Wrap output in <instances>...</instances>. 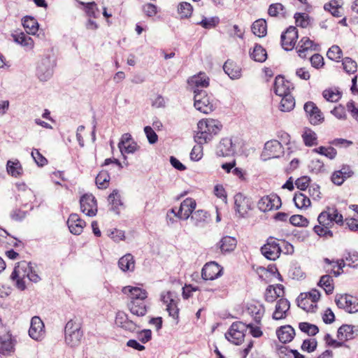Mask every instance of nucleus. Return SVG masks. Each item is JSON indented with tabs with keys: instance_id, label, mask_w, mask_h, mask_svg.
Listing matches in <instances>:
<instances>
[{
	"instance_id": "13d9d810",
	"label": "nucleus",
	"mask_w": 358,
	"mask_h": 358,
	"mask_svg": "<svg viewBox=\"0 0 358 358\" xmlns=\"http://www.w3.org/2000/svg\"><path fill=\"white\" fill-rule=\"evenodd\" d=\"M290 223L294 226L306 227L308 224V220L301 215H294L289 218Z\"/></svg>"
},
{
	"instance_id": "7ed1b4c3",
	"label": "nucleus",
	"mask_w": 358,
	"mask_h": 358,
	"mask_svg": "<svg viewBox=\"0 0 358 358\" xmlns=\"http://www.w3.org/2000/svg\"><path fill=\"white\" fill-rule=\"evenodd\" d=\"M195 108L204 114H208L215 108L213 99L205 90H194Z\"/></svg>"
},
{
	"instance_id": "ddd939ff",
	"label": "nucleus",
	"mask_w": 358,
	"mask_h": 358,
	"mask_svg": "<svg viewBox=\"0 0 358 358\" xmlns=\"http://www.w3.org/2000/svg\"><path fill=\"white\" fill-rule=\"evenodd\" d=\"M303 109L310 124L317 125L324 121L322 113L313 101L306 102L304 104Z\"/></svg>"
},
{
	"instance_id": "4c0bfd02",
	"label": "nucleus",
	"mask_w": 358,
	"mask_h": 358,
	"mask_svg": "<svg viewBox=\"0 0 358 358\" xmlns=\"http://www.w3.org/2000/svg\"><path fill=\"white\" fill-rule=\"evenodd\" d=\"M251 59L257 62H264L267 58L266 50L260 45L256 44L252 52H250Z\"/></svg>"
},
{
	"instance_id": "c9c22d12",
	"label": "nucleus",
	"mask_w": 358,
	"mask_h": 358,
	"mask_svg": "<svg viewBox=\"0 0 358 358\" xmlns=\"http://www.w3.org/2000/svg\"><path fill=\"white\" fill-rule=\"evenodd\" d=\"M129 308L133 315L137 316H143L147 313L146 306L143 301H131L128 304Z\"/></svg>"
},
{
	"instance_id": "ea45409f",
	"label": "nucleus",
	"mask_w": 358,
	"mask_h": 358,
	"mask_svg": "<svg viewBox=\"0 0 358 358\" xmlns=\"http://www.w3.org/2000/svg\"><path fill=\"white\" fill-rule=\"evenodd\" d=\"M282 98L280 104V109L284 112L292 110L295 106L294 98L289 94L282 96Z\"/></svg>"
},
{
	"instance_id": "6ab92c4d",
	"label": "nucleus",
	"mask_w": 358,
	"mask_h": 358,
	"mask_svg": "<svg viewBox=\"0 0 358 358\" xmlns=\"http://www.w3.org/2000/svg\"><path fill=\"white\" fill-rule=\"evenodd\" d=\"M235 152V146L229 138H222L217 146L216 153L219 157L233 155Z\"/></svg>"
},
{
	"instance_id": "4be33fe9",
	"label": "nucleus",
	"mask_w": 358,
	"mask_h": 358,
	"mask_svg": "<svg viewBox=\"0 0 358 358\" xmlns=\"http://www.w3.org/2000/svg\"><path fill=\"white\" fill-rule=\"evenodd\" d=\"M67 224L71 233L79 235L82 233L85 226V222L81 220L78 215L73 213L70 215L67 220Z\"/></svg>"
},
{
	"instance_id": "338daca9",
	"label": "nucleus",
	"mask_w": 358,
	"mask_h": 358,
	"mask_svg": "<svg viewBox=\"0 0 358 358\" xmlns=\"http://www.w3.org/2000/svg\"><path fill=\"white\" fill-rule=\"evenodd\" d=\"M349 266L356 268L358 266V252L356 251L349 252L345 257Z\"/></svg>"
},
{
	"instance_id": "8fccbe9b",
	"label": "nucleus",
	"mask_w": 358,
	"mask_h": 358,
	"mask_svg": "<svg viewBox=\"0 0 358 358\" xmlns=\"http://www.w3.org/2000/svg\"><path fill=\"white\" fill-rule=\"evenodd\" d=\"M192 6L187 2H182L178 6V11L182 18H187L192 13Z\"/></svg>"
},
{
	"instance_id": "603ef678",
	"label": "nucleus",
	"mask_w": 358,
	"mask_h": 358,
	"mask_svg": "<svg viewBox=\"0 0 358 358\" xmlns=\"http://www.w3.org/2000/svg\"><path fill=\"white\" fill-rule=\"evenodd\" d=\"M220 22V19L218 17H212L210 18H207L203 17V18L199 22H197V24L201 25L202 27L205 29H212L215 27Z\"/></svg>"
},
{
	"instance_id": "72a5a7b5",
	"label": "nucleus",
	"mask_w": 358,
	"mask_h": 358,
	"mask_svg": "<svg viewBox=\"0 0 358 358\" xmlns=\"http://www.w3.org/2000/svg\"><path fill=\"white\" fill-rule=\"evenodd\" d=\"M22 25L28 34L34 35L38 30V22L31 16H25L23 18Z\"/></svg>"
},
{
	"instance_id": "f3484780",
	"label": "nucleus",
	"mask_w": 358,
	"mask_h": 358,
	"mask_svg": "<svg viewBox=\"0 0 358 358\" xmlns=\"http://www.w3.org/2000/svg\"><path fill=\"white\" fill-rule=\"evenodd\" d=\"M234 205L236 212L242 217H245L251 209L250 199L241 193H238L234 196Z\"/></svg>"
},
{
	"instance_id": "6e6552de",
	"label": "nucleus",
	"mask_w": 358,
	"mask_h": 358,
	"mask_svg": "<svg viewBox=\"0 0 358 358\" xmlns=\"http://www.w3.org/2000/svg\"><path fill=\"white\" fill-rule=\"evenodd\" d=\"M335 302L339 308L344 309L349 313L358 312V298L347 294H336Z\"/></svg>"
},
{
	"instance_id": "c85d7f7f",
	"label": "nucleus",
	"mask_w": 358,
	"mask_h": 358,
	"mask_svg": "<svg viewBox=\"0 0 358 358\" xmlns=\"http://www.w3.org/2000/svg\"><path fill=\"white\" fill-rule=\"evenodd\" d=\"M276 334L281 343H287L292 341L295 335V331L291 326L286 325L278 329Z\"/></svg>"
},
{
	"instance_id": "bb28decb",
	"label": "nucleus",
	"mask_w": 358,
	"mask_h": 358,
	"mask_svg": "<svg viewBox=\"0 0 358 358\" xmlns=\"http://www.w3.org/2000/svg\"><path fill=\"white\" fill-rule=\"evenodd\" d=\"M274 92L276 95L282 96L289 94V83L282 76H278L274 81Z\"/></svg>"
},
{
	"instance_id": "dca6fc26",
	"label": "nucleus",
	"mask_w": 358,
	"mask_h": 358,
	"mask_svg": "<svg viewBox=\"0 0 358 358\" xmlns=\"http://www.w3.org/2000/svg\"><path fill=\"white\" fill-rule=\"evenodd\" d=\"M44 327V324L39 317H33L29 329V336L36 341L41 340L45 335Z\"/></svg>"
},
{
	"instance_id": "f8f14e48",
	"label": "nucleus",
	"mask_w": 358,
	"mask_h": 358,
	"mask_svg": "<svg viewBox=\"0 0 358 358\" xmlns=\"http://www.w3.org/2000/svg\"><path fill=\"white\" fill-rule=\"evenodd\" d=\"M118 148L126 159L125 154H134L136 151L138 150L140 147L137 143L132 138L131 135L129 133H125L122 135L120 141L118 143Z\"/></svg>"
},
{
	"instance_id": "58836bf2",
	"label": "nucleus",
	"mask_w": 358,
	"mask_h": 358,
	"mask_svg": "<svg viewBox=\"0 0 358 358\" xmlns=\"http://www.w3.org/2000/svg\"><path fill=\"white\" fill-rule=\"evenodd\" d=\"M108 201L111 204V210L115 213L119 214V207L122 206L120 194L117 189H114L108 196Z\"/></svg>"
},
{
	"instance_id": "5fc2aeb1",
	"label": "nucleus",
	"mask_w": 358,
	"mask_h": 358,
	"mask_svg": "<svg viewBox=\"0 0 358 358\" xmlns=\"http://www.w3.org/2000/svg\"><path fill=\"white\" fill-rule=\"evenodd\" d=\"M343 55L341 49L338 45H332L327 51V57L334 61H338Z\"/></svg>"
},
{
	"instance_id": "49530a36",
	"label": "nucleus",
	"mask_w": 358,
	"mask_h": 358,
	"mask_svg": "<svg viewBox=\"0 0 358 358\" xmlns=\"http://www.w3.org/2000/svg\"><path fill=\"white\" fill-rule=\"evenodd\" d=\"M296 301L298 306L307 312L313 311V308L316 307V305L313 304L308 297H306L303 293L298 296Z\"/></svg>"
},
{
	"instance_id": "c756f323",
	"label": "nucleus",
	"mask_w": 358,
	"mask_h": 358,
	"mask_svg": "<svg viewBox=\"0 0 358 358\" xmlns=\"http://www.w3.org/2000/svg\"><path fill=\"white\" fill-rule=\"evenodd\" d=\"M119 268L124 272H132L135 268V260L134 256L127 253L122 257L118 261Z\"/></svg>"
},
{
	"instance_id": "f704fd0d",
	"label": "nucleus",
	"mask_w": 358,
	"mask_h": 358,
	"mask_svg": "<svg viewBox=\"0 0 358 358\" xmlns=\"http://www.w3.org/2000/svg\"><path fill=\"white\" fill-rule=\"evenodd\" d=\"M252 33L258 37H264L267 33L266 22L264 19H259L255 21L252 25Z\"/></svg>"
},
{
	"instance_id": "69168bd1",
	"label": "nucleus",
	"mask_w": 358,
	"mask_h": 358,
	"mask_svg": "<svg viewBox=\"0 0 358 358\" xmlns=\"http://www.w3.org/2000/svg\"><path fill=\"white\" fill-rule=\"evenodd\" d=\"M144 132L146 135V137L148 138L149 143L155 144L157 142L158 136L157 135V134L155 133V131L151 127H150V126L145 127Z\"/></svg>"
},
{
	"instance_id": "a18cd8bd",
	"label": "nucleus",
	"mask_w": 358,
	"mask_h": 358,
	"mask_svg": "<svg viewBox=\"0 0 358 358\" xmlns=\"http://www.w3.org/2000/svg\"><path fill=\"white\" fill-rule=\"evenodd\" d=\"M15 42L26 47H32L34 42L31 37L27 36L23 32L13 34Z\"/></svg>"
},
{
	"instance_id": "0e129e2a",
	"label": "nucleus",
	"mask_w": 358,
	"mask_h": 358,
	"mask_svg": "<svg viewBox=\"0 0 358 358\" xmlns=\"http://www.w3.org/2000/svg\"><path fill=\"white\" fill-rule=\"evenodd\" d=\"M285 10V7L280 3H272L268 9V14L271 17H276L280 12Z\"/></svg>"
},
{
	"instance_id": "f257e3e1",
	"label": "nucleus",
	"mask_w": 358,
	"mask_h": 358,
	"mask_svg": "<svg viewBox=\"0 0 358 358\" xmlns=\"http://www.w3.org/2000/svg\"><path fill=\"white\" fill-rule=\"evenodd\" d=\"M319 225L314 227V231L320 236L324 238L333 237L331 229L334 223L343 225L344 223L343 215L338 213L334 206H327L317 217Z\"/></svg>"
},
{
	"instance_id": "a19ab883",
	"label": "nucleus",
	"mask_w": 358,
	"mask_h": 358,
	"mask_svg": "<svg viewBox=\"0 0 358 358\" xmlns=\"http://www.w3.org/2000/svg\"><path fill=\"white\" fill-rule=\"evenodd\" d=\"M318 285L324 289L327 294H332L334 289L333 278L329 275H322L320 278Z\"/></svg>"
},
{
	"instance_id": "a878e982",
	"label": "nucleus",
	"mask_w": 358,
	"mask_h": 358,
	"mask_svg": "<svg viewBox=\"0 0 358 358\" xmlns=\"http://www.w3.org/2000/svg\"><path fill=\"white\" fill-rule=\"evenodd\" d=\"M188 83L194 90H199V88L207 87L209 85V78L205 73L200 72L189 78Z\"/></svg>"
},
{
	"instance_id": "a211bd4d",
	"label": "nucleus",
	"mask_w": 358,
	"mask_h": 358,
	"mask_svg": "<svg viewBox=\"0 0 358 358\" xmlns=\"http://www.w3.org/2000/svg\"><path fill=\"white\" fill-rule=\"evenodd\" d=\"M196 206L194 199L192 198L185 199L181 203L177 211V217L180 219L187 220L194 212Z\"/></svg>"
},
{
	"instance_id": "20e7f679",
	"label": "nucleus",
	"mask_w": 358,
	"mask_h": 358,
	"mask_svg": "<svg viewBox=\"0 0 358 358\" xmlns=\"http://www.w3.org/2000/svg\"><path fill=\"white\" fill-rule=\"evenodd\" d=\"M55 60L53 57L46 55L37 64L36 75L41 82H45L53 75Z\"/></svg>"
},
{
	"instance_id": "4d7b16f0",
	"label": "nucleus",
	"mask_w": 358,
	"mask_h": 358,
	"mask_svg": "<svg viewBox=\"0 0 358 358\" xmlns=\"http://www.w3.org/2000/svg\"><path fill=\"white\" fill-rule=\"evenodd\" d=\"M87 15L90 17L96 18L99 16V10L94 1L85 3Z\"/></svg>"
},
{
	"instance_id": "864d4df0",
	"label": "nucleus",
	"mask_w": 358,
	"mask_h": 358,
	"mask_svg": "<svg viewBox=\"0 0 358 358\" xmlns=\"http://www.w3.org/2000/svg\"><path fill=\"white\" fill-rule=\"evenodd\" d=\"M343 69L348 73H353L357 70V62L350 57H345L343 59Z\"/></svg>"
},
{
	"instance_id": "0eeeda50",
	"label": "nucleus",
	"mask_w": 358,
	"mask_h": 358,
	"mask_svg": "<svg viewBox=\"0 0 358 358\" xmlns=\"http://www.w3.org/2000/svg\"><path fill=\"white\" fill-rule=\"evenodd\" d=\"M248 326L246 323L235 322L232 323L229 331L225 334V337L229 341L235 345H240L243 341Z\"/></svg>"
},
{
	"instance_id": "052dcab7",
	"label": "nucleus",
	"mask_w": 358,
	"mask_h": 358,
	"mask_svg": "<svg viewBox=\"0 0 358 358\" xmlns=\"http://www.w3.org/2000/svg\"><path fill=\"white\" fill-rule=\"evenodd\" d=\"M294 19L296 24L303 28L306 27L309 24L308 20V15L306 13H296L294 15Z\"/></svg>"
},
{
	"instance_id": "09e8293b",
	"label": "nucleus",
	"mask_w": 358,
	"mask_h": 358,
	"mask_svg": "<svg viewBox=\"0 0 358 358\" xmlns=\"http://www.w3.org/2000/svg\"><path fill=\"white\" fill-rule=\"evenodd\" d=\"M313 151L322 155H324L330 159H334L337 155L336 150L333 147L320 146L319 148H315Z\"/></svg>"
},
{
	"instance_id": "6e6d98bb",
	"label": "nucleus",
	"mask_w": 358,
	"mask_h": 358,
	"mask_svg": "<svg viewBox=\"0 0 358 358\" xmlns=\"http://www.w3.org/2000/svg\"><path fill=\"white\" fill-rule=\"evenodd\" d=\"M177 303L178 299L166 306V310L169 313V316L176 320H178L179 316V308Z\"/></svg>"
},
{
	"instance_id": "393cba45",
	"label": "nucleus",
	"mask_w": 358,
	"mask_h": 358,
	"mask_svg": "<svg viewBox=\"0 0 358 358\" xmlns=\"http://www.w3.org/2000/svg\"><path fill=\"white\" fill-rule=\"evenodd\" d=\"M237 241L234 237L225 236L221 238L217 244L222 254H226L234 251L236 247Z\"/></svg>"
},
{
	"instance_id": "412c9836",
	"label": "nucleus",
	"mask_w": 358,
	"mask_h": 358,
	"mask_svg": "<svg viewBox=\"0 0 358 358\" xmlns=\"http://www.w3.org/2000/svg\"><path fill=\"white\" fill-rule=\"evenodd\" d=\"M264 152L268 158H277L282 153V146L278 141L271 140L265 143Z\"/></svg>"
},
{
	"instance_id": "9b49d317",
	"label": "nucleus",
	"mask_w": 358,
	"mask_h": 358,
	"mask_svg": "<svg viewBox=\"0 0 358 358\" xmlns=\"http://www.w3.org/2000/svg\"><path fill=\"white\" fill-rule=\"evenodd\" d=\"M81 211L89 217H94L97 213V203L92 194H85L80 199Z\"/></svg>"
},
{
	"instance_id": "cd10ccee",
	"label": "nucleus",
	"mask_w": 358,
	"mask_h": 358,
	"mask_svg": "<svg viewBox=\"0 0 358 358\" xmlns=\"http://www.w3.org/2000/svg\"><path fill=\"white\" fill-rule=\"evenodd\" d=\"M14 352V343L10 334L0 336V354L9 355Z\"/></svg>"
},
{
	"instance_id": "9d476101",
	"label": "nucleus",
	"mask_w": 358,
	"mask_h": 358,
	"mask_svg": "<svg viewBox=\"0 0 358 358\" xmlns=\"http://www.w3.org/2000/svg\"><path fill=\"white\" fill-rule=\"evenodd\" d=\"M281 205V199L275 194L264 196L257 202V207L262 212L278 210L280 208Z\"/></svg>"
},
{
	"instance_id": "37998d69",
	"label": "nucleus",
	"mask_w": 358,
	"mask_h": 358,
	"mask_svg": "<svg viewBox=\"0 0 358 358\" xmlns=\"http://www.w3.org/2000/svg\"><path fill=\"white\" fill-rule=\"evenodd\" d=\"M6 169L8 173L13 177H18L22 173V168L18 160L15 162L8 160L6 164Z\"/></svg>"
},
{
	"instance_id": "774afa93",
	"label": "nucleus",
	"mask_w": 358,
	"mask_h": 358,
	"mask_svg": "<svg viewBox=\"0 0 358 358\" xmlns=\"http://www.w3.org/2000/svg\"><path fill=\"white\" fill-rule=\"evenodd\" d=\"M31 157L38 166H43L48 163L46 158L43 157L36 149H34L31 152Z\"/></svg>"
},
{
	"instance_id": "f03ea898",
	"label": "nucleus",
	"mask_w": 358,
	"mask_h": 358,
	"mask_svg": "<svg viewBox=\"0 0 358 358\" xmlns=\"http://www.w3.org/2000/svg\"><path fill=\"white\" fill-rule=\"evenodd\" d=\"M222 127V124L217 120H201L197 124L194 141L198 144L208 143L220 131Z\"/></svg>"
},
{
	"instance_id": "423d86ee",
	"label": "nucleus",
	"mask_w": 358,
	"mask_h": 358,
	"mask_svg": "<svg viewBox=\"0 0 358 358\" xmlns=\"http://www.w3.org/2000/svg\"><path fill=\"white\" fill-rule=\"evenodd\" d=\"M20 274H22V277H27L30 281L35 283L41 280L40 276L33 269L31 262L26 261L18 262L10 275V278L15 280L17 277H19Z\"/></svg>"
},
{
	"instance_id": "b1692460",
	"label": "nucleus",
	"mask_w": 358,
	"mask_h": 358,
	"mask_svg": "<svg viewBox=\"0 0 358 358\" xmlns=\"http://www.w3.org/2000/svg\"><path fill=\"white\" fill-rule=\"evenodd\" d=\"M122 292L124 294H129L131 301H144L148 296V293L145 289L137 287H124Z\"/></svg>"
},
{
	"instance_id": "39448f33",
	"label": "nucleus",
	"mask_w": 358,
	"mask_h": 358,
	"mask_svg": "<svg viewBox=\"0 0 358 358\" xmlns=\"http://www.w3.org/2000/svg\"><path fill=\"white\" fill-rule=\"evenodd\" d=\"M80 324L73 320L69 321L65 326V341L71 347L80 344L83 334L80 329Z\"/></svg>"
},
{
	"instance_id": "e433bc0d",
	"label": "nucleus",
	"mask_w": 358,
	"mask_h": 358,
	"mask_svg": "<svg viewBox=\"0 0 358 358\" xmlns=\"http://www.w3.org/2000/svg\"><path fill=\"white\" fill-rule=\"evenodd\" d=\"M314 43L308 37L302 38L299 43L298 54L299 56L305 58L306 57V52L308 50H315L313 48Z\"/></svg>"
},
{
	"instance_id": "79ce46f5",
	"label": "nucleus",
	"mask_w": 358,
	"mask_h": 358,
	"mask_svg": "<svg viewBox=\"0 0 358 358\" xmlns=\"http://www.w3.org/2000/svg\"><path fill=\"white\" fill-rule=\"evenodd\" d=\"M110 177L106 171H101L95 179V182L99 189H106L109 185Z\"/></svg>"
},
{
	"instance_id": "680f3d73",
	"label": "nucleus",
	"mask_w": 358,
	"mask_h": 358,
	"mask_svg": "<svg viewBox=\"0 0 358 358\" xmlns=\"http://www.w3.org/2000/svg\"><path fill=\"white\" fill-rule=\"evenodd\" d=\"M203 144L196 143L190 152V159L193 161H199L203 157Z\"/></svg>"
},
{
	"instance_id": "1a4fd4ad",
	"label": "nucleus",
	"mask_w": 358,
	"mask_h": 358,
	"mask_svg": "<svg viewBox=\"0 0 358 358\" xmlns=\"http://www.w3.org/2000/svg\"><path fill=\"white\" fill-rule=\"evenodd\" d=\"M278 241V240L270 237L268 238L266 243L262 247L261 252L266 259L274 261L280 257L282 249Z\"/></svg>"
},
{
	"instance_id": "bf43d9fd",
	"label": "nucleus",
	"mask_w": 358,
	"mask_h": 358,
	"mask_svg": "<svg viewBox=\"0 0 358 358\" xmlns=\"http://www.w3.org/2000/svg\"><path fill=\"white\" fill-rule=\"evenodd\" d=\"M323 97L328 101L336 102L341 98V94L338 92H334L332 90H325L322 92Z\"/></svg>"
},
{
	"instance_id": "e2e57ef3",
	"label": "nucleus",
	"mask_w": 358,
	"mask_h": 358,
	"mask_svg": "<svg viewBox=\"0 0 358 358\" xmlns=\"http://www.w3.org/2000/svg\"><path fill=\"white\" fill-rule=\"evenodd\" d=\"M303 141L306 145L313 146L316 144V134L312 131L305 132L303 135Z\"/></svg>"
},
{
	"instance_id": "473e14b6",
	"label": "nucleus",
	"mask_w": 358,
	"mask_h": 358,
	"mask_svg": "<svg viewBox=\"0 0 358 358\" xmlns=\"http://www.w3.org/2000/svg\"><path fill=\"white\" fill-rule=\"evenodd\" d=\"M116 324L122 328L134 331L136 329V324L131 320H128L127 315L124 313H118L115 318Z\"/></svg>"
},
{
	"instance_id": "c03bdc74",
	"label": "nucleus",
	"mask_w": 358,
	"mask_h": 358,
	"mask_svg": "<svg viewBox=\"0 0 358 358\" xmlns=\"http://www.w3.org/2000/svg\"><path fill=\"white\" fill-rule=\"evenodd\" d=\"M293 201L298 208H307L311 204L310 199L303 193H296Z\"/></svg>"
},
{
	"instance_id": "de8ad7c7",
	"label": "nucleus",
	"mask_w": 358,
	"mask_h": 358,
	"mask_svg": "<svg viewBox=\"0 0 358 358\" xmlns=\"http://www.w3.org/2000/svg\"><path fill=\"white\" fill-rule=\"evenodd\" d=\"M207 218V212L203 210H198L191 215V220L194 222V224L196 227L202 226L206 222Z\"/></svg>"
},
{
	"instance_id": "aec40b11",
	"label": "nucleus",
	"mask_w": 358,
	"mask_h": 358,
	"mask_svg": "<svg viewBox=\"0 0 358 358\" xmlns=\"http://www.w3.org/2000/svg\"><path fill=\"white\" fill-rule=\"evenodd\" d=\"M289 308L290 303L287 299L283 298L279 299L272 315L273 319L275 320L285 319Z\"/></svg>"
},
{
	"instance_id": "7c9ffc66",
	"label": "nucleus",
	"mask_w": 358,
	"mask_h": 358,
	"mask_svg": "<svg viewBox=\"0 0 358 358\" xmlns=\"http://www.w3.org/2000/svg\"><path fill=\"white\" fill-rule=\"evenodd\" d=\"M223 70L231 79H238L241 76V69L232 61L227 60L223 66Z\"/></svg>"
},
{
	"instance_id": "4468645a",
	"label": "nucleus",
	"mask_w": 358,
	"mask_h": 358,
	"mask_svg": "<svg viewBox=\"0 0 358 358\" xmlns=\"http://www.w3.org/2000/svg\"><path fill=\"white\" fill-rule=\"evenodd\" d=\"M298 38V31L295 27L290 26L281 35V45L284 50H292Z\"/></svg>"
},
{
	"instance_id": "2eb2a0df",
	"label": "nucleus",
	"mask_w": 358,
	"mask_h": 358,
	"mask_svg": "<svg viewBox=\"0 0 358 358\" xmlns=\"http://www.w3.org/2000/svg\"><path fill=\"white\" fill-rule=\"evenodd\" d=\"M222 267L215 262L206 263L202 268L201 277L205 280H213L222 275Z\"/></svg>"
},
{
	"instance_id": "5701e85b",
	"label": "nucleus",
	"mask_w": 358,
	"mask_h": 358,
	"mask_svg": "<svg viewBox=\"0 0 358 358\" xmlns=\"http://www.w3.org/2000/svg\"><path fill=\"white\" fill-rule=\"evenodd\" d=\"M358 335V326L343 324L337 331V337L339 340H350Z\"/></svg>"
},
{
	"instance_id": "2f4dec72",
	"label": "nucleus",
	"mask_w": 358,
	"mask_h": 358,
	"mask_svg": "<svg viewBox=\"0 0 358 358\" xmlns=\"http://www.w3.org/2000/svg\"><path fill=\"white\" fill-rule=\"evenodd\" d=\"M265 312V309L262 304H250L248 307V313L250 315L257 324L260 323L262 317Z\"/></svg>"
},
{
	"instance_id": "3c124183",
	"label": "nucleus",
	"mask_w": 358,
	"mask_h": 358,
	"mask_svg": "<svg viewBox=\"0 0 358 358\" xmlns=\"http://www.w3.org/2000/svg\"><path fill=\"white\" fill-rule=\"evenodd\" d=\"M300 330L308 336H315L319 332L318 327L308 322H300L299 324Z\"/></svg>"
}]
</instances>
